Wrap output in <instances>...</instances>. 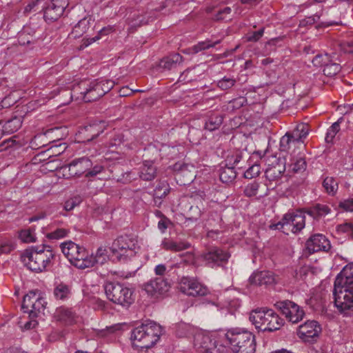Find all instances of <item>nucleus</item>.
Segmentation results:
<instances>
[{
	"instance_id": "f257e3e1",
	"label": "nucleus",
	"mask_w": 353,
	"mask_h": 353,
	"mask_svg": "<svg viewBox=\"0 0 353 353\" xmlns=\"http://www.w3.org/2000/svg\"><path fill=\"white\" fill-rule=\"evenodd\" d=\"M334 305L341 312L353 307V263L346 265L334 281Z\"/></svg>"
},
{
	"instance_id": "f03ea898",
	"label": "nucleus",
	"mask_w": 353,
	"mask_h": 353,
	"mask_svg": "<svg viewBox=\"0 0 353 353\" xmlns=\"http://www.w3.org/2000/svg\"><path fill=\"white\" fill-rule=\"evenodd\" d=\"M55 252L49 244H39L24 250L20 259L27 269L35 273H41L52 264Z\"/></svg>"
},
{
	"instance_id": "7ed1b4c3",
	"label": "nucleus",
	"mask_w": 353,
	"mask_h": 353,
	"mask_svg": "<svg viewBox=\"0 0 353 353\" xmlns=\"http://www.w3.org/2000/svg\"><path fill=\"white\" fill-rule=\"evenodd\" d=\"M114 86V82L110 79L82 81L73 87L71 96L86 103L92 102L110 92Z\"/></svg>"
},
{
	"instance_id": "20e7f679",
	"label": "nucleus",
	"mask_w": 353,
	"mask_h": 353,
	"mask_svg": "<svg viewBox=\"0 0 353 353\" xmlns=\"http://www.w3.org/2000/svg\"><path fill=\"white\" fill-rule=\"evenodd\" d=\"M163 333V328L161 325L149 320L133 329L130 339L133 347L148 349L159 341Z\"/></svg>"
},
{
	"instance_id": "39448f33",
	"label": "nucleus",
	"mask_w": 353,
	"mask_h": 353,
	"mask_svg": "<svg viewBox=\"0 0 353 353\" xmlns=\"http://www.w3.org/2000/svg\"><path fill=\"white\" fill-rule=\"evenodd\" d=\"M140 250L137 244H112L108 248L99 247L94 256L90 258L94 263L103 264L108 259L126 262L136 256Z\"/></svg>"
},
{
	"instance_id": "423d86ee",
	"label": "nucleus",
	"mask_w": 353,
	"mask_h": 353,
	"mask_svg": "<svg viewBox=\"0 0 353 353\" xmlns=\"http://www.w3.org/2000/svg\"><path fill=\"white\" fill-rule=\"evenodd\" d=\"M249 319L256 329L262 332H274L283 325V320L274 311L265 307L252 310Z\"/></svg>"
},
{
	"instance_id": "0eeeda50",
	"label": "nucleus",
	"mask_w": 353,
	"mask_h": 353,
	"mask_svg": "<svg viewBox=\"0 0 353 353\" xmlns=\"http://www.w3.org/2000/svg\"><path fill=\"white\" fill-rule=\"evenodd\" d=\"M38 292V290L30 291L23 299L21 310L24 313L28 314L30 319V321L26 322L24 325L27 330L35 327L37 325V321L35 319L43 313L47 304L45 299Z\"/></svg>"
},
{
	"instance_id": "6e6552de",
	"label": "nucleus",
	"mask_w": 353,
	"mask_h": 353,
	"mask_svg": "<svg viewBox=\"0 0 353 353\" xmlns=\"http://www.w3.org/2000/svg\"><path fill=\"white\" fill-rule=\"evenodd\" d=\"M225 337L234 353L255 352V336L250 332L232 329L227 332Z\"/></svg>"
},
{
	"instance_id": "1a4fd4ad",
	"label": "nucleus",
	"mask_w": 353,
	"mask_h": 353,
	"mask_svg": "<svg viewBox=\"0 0 353 353\" xmlns=\"http://www.w3.org/2000/svg\"><path fill=\"white\" fill-rule=\"evenodd\" d=\"M105 292L110 301L125 307H130L134 301L133 290L120 283H107L105 285Z\"/></svg>"
},
{
	"instance_id": "9d476101",
	"label": "nucleus",
	"mask_w": 353,
	"mask_h": 353,
	"mask_svg": "<svg viewBox=\"0 0 353 353\" xmlns=\"http://www.w3.org/2000/svg\"><path fill=\"white\" fill-rule=\"evenodd\" d=\"M305 225V216L302 211L287 213L282 219L277 223L271 224L270 228L272 230H281L283 232L285 230H291L292 232L296 234L300 232Z\"/></svg>"
},
{
	"instance_id": "9b49d317",
	"label": "nucleus",
	"mask_w": 353,
	"mask_h": 353,
	"mask_svg": "<svg viewBox=\"0 0 353 353\" xmlns=\"http://www.w3.org/2000/svg\"><path fill=\"white\" fill-rule=\"evenodd\" d=\"M92 165L91 160L88 157H83L72 160L69 164L61 167L60 170L65 179L80 177L83 174L86 177V172Z\"/></svg>"
},
{
	"instance_id": "f8f14e48",
	"label": "nucleus",
	"mask_w": 353,
	"mask_h": 353,
	"mask_svg": "<svg viewBox=\"0 0 353 353\" xmlns=\"http://www.w3.org/2000/svg\"><path fill=\"white\" fill-rule=\"evenodd\" d=\"M275 306L292 323H299L305 315L304 311L296 303L290 300L277 301Z\"/></svg>"
},
{
	"instance_id": "ddd939ff",
	"label": "nucleus",
	"mask_w": 353,
	"mask_h": 353,
	"mask_svg": "<svg viewBox=\"0 0 353 353\" xmlns=\"http://www.w3.org/2000/svg\"><path fill=\"white\" fill-rule=\"evenodd\" d=\"M321 332V327L316 321H308L299 327L297 334L304 342L314 343Z\"/></svg>"
},
{
	"instance_id": "4468645a",
	"label": "nucleus",
	"mask_w": 353,
	"mask_h": 353,
	"mask_svg": "<svg viewBox=\"0 0 353 353\" xmlns=\"http://www.w3.org/2000/svg\"><path fill=\"white\" fill-rule=\"evenodd\" d=\"M179 290L188 296H203L208 293V289L192 278L183 277L179 283Z\"/></svg>"
},
{
	"instance_id": "2eb2a0df",
	"label": "nucleus",
	"mask_w": 353,
	"mask_h": 353,
	"mask_svg": "<svg viewBox=\"0 0 353 353\" xmlns=\"http://www.w3.org/2000/svg\"><path fill=\"white\" fill-rule=\"evenodd\" d=\"M170 288V284L163 277L151 279L143 285V290L146 293L151 296L155 297L164 294L168 292Z\"/></svg>"
},
{
	"instance_id": "dca6fc26",
	"label": "nucleus",
	"mask_w": 353,
	"mask_h": 353,
	"mask_svg": "<svg viewBox=\"0 0 353 353\" xmlns=\"http://www.w3.org/2000/svg\"><path fill=\"white\" fill-rule=\"evenodd\" d=\"M173 170L177 183H180L181 185H185L193 181L194 175L191 170H194L193 165L177 162L173 165Z\"/></svg>"
},
{
	"instance_id": "f3484780",
	"label": "nucleus",
	"mask_w": 353,
	"mask_h": 353,
	"mask_svg": "<svg viewBox=\"0 0 353 353\" xmlns=\"http://www.w3.org/2000/svg\"><path fill=\"white\" fill-rule=\"evenodd\" d=\"M216 342L210 334L203 332H197L194 337V345L199 353H208Z\"/></svg>"
},
{
	"instance_id": "a211bd4d",
	"label": "nucleus",
	"mask_w": 353,
	"mask_h": 353,
	"mask_svg": "<svg viewBox=\"0 0 353 353\" xmlns=\"http://www.w3.org/2000/svg\"><path fill=\"white\" fill-rule=\"evenodd\" d=\"M63 254L72 263L79 258L83 259L88 256V252L82 245L79 244H61Z\"/></svg>"
},
{
	"instance_id": "6ab92c4d",
	"label": "nucleus",
	"mask_w": 353,
	"mask_h": 353,
	"mask_svg": "<svg viewBox=\"0 0 353 353\" xmlns=\"http://www.w3.org/2000/svg\"><path fill=\"white\" fill-rule=\"evenodd\" d=\"M105 129V123L99 121L83 127L79 131V136L83 142H90L99 136Z\"/></svg>"
},
{
	"instance_id": "aec40b11",
	"label": "nucleus",
	"mask_w": 353,
	"mask_h": 353,
	"mask_svg": "<svg viewBox=\"0 0 353 353\" xmlns=\"http://www.w3.org/2000/svg\"><path fill=\"white\" fill-rule=\"evenodd\" d=\"M230 254L221 249L214 248L203 254V258L206 263L211 265H220L221 263L226 262Z\"/></svg>"
},
{
	"instance_id": "412c9836",
	"label": "nucleus",
	"mask_w": 353,
	"mask_h": 353,
	"mask_svg": "<svg viewBox=\"0 0 353 353\" xmlns=\"http://www.w3.org/2000/svg\"><path fill=\"white\" fill-rule=\"evenodd\" d=\"M286 170V160L278 159L276 164L269 166L265 172L266 179L269 181H276L280 179Z\"/></svg>"
},
{
	"instance_id": "4be33fe9",
	"label": "nucleus",
	"mask_w": 353,
	"mask_h": 353,
	"mask_svg": "<svg viewBox=\"0 0 353 353\" xmlns=\"http://www.w3.org/2000/svg\"><path fill=\"white\" fill-rule=\"evenodd\" d=\"M251 284L256 285H271L275 283L274 274L270 271H261L252 274L249 278Z\"/></svg>"
},
{
	"instance_id": "5701e85b",
	"label": "nucleus",
	"mask_w": 353,
	"mask_h": 353,
	"mask_svg": "<svg viewBox=\"0 0 353 353\" xmlns=\"http://www.w3.org/2000/svg\"><path fill=\"white\" fill-rule=\"evenodd\" d=\"M59 128H54L46 130L43 134H37L30 141L31 148L39 149L48 145L50 144L48 139H52L54 134L59 132Z\"/></svg>"
},
{
	"instance_id": "b1692460",
	"label": "nucleus",
	"mask_w": 353,
	"mask_h": 353,
	"mask_svg": "<svg viewBox=\"0 0 353 353\" xmlns=\"http://www.w3.org/2000/svg\"><path fill=\"white\" fill-rule=\"evenodd\" d=\"M288 165V171L293 173L303 172L307 168V163L303 155L299 154L296 156L295 154H290V161L286 162Z\"/></svg>"
},
{
	"instance_id": "393cba45",
	"label": "nucleus",
	"mask_w": 353,
	"mask_h": 353,
	"mask_svg": "<svg viewBox=\"0 0 353 353\" xmlns=\"http://www.w3.org/2000/svg\"><path fill=\"white\" fill-rule=\"evenodd\" d=\"M157 174V168L152 161H145L140 168L139 176L143 181H150L154 180Z\"/></svg>"
},
{
	"instance_id": "a878e982",
	"label": "nucleus",
	"mask_w": 353,
	"mask_h": 353,
	"mask_svg": "<svg viewBox=\"0 0 353 353\" xmlns=\"http://www.w3.org/2000/svg\"><path fill=\"white\" fill-rule=\"evenodd\" d=\"M183 57L179 53H174L168 57L163 58L160 63L159 67L165 70H174L183 63Z\"/></svg>"
},
{
	"instance_id": "bb28decb",
	"label": "nucleus",
	"mask_w": 353,
	"mask_h": 353,
	"mask_svg": "<svg viewBox=\"0 0 353 353\" xmlns=\"http://www.w3.org/2000/svg\"><path fill=\"white\" fill-rule=\"evenodd\" d=\"M63 12L60 10L59 6H52L51 2L48 3L43 8V18L46 21H57L63 14Z\"/></svg>"
},
{
	"instance_id": "cd10ccee",
	"label": "nucleus",
	"mask_w": 353,
	"mask_h": 353,
	"mask_svg": "<svg viewBox=\"0 0 353 353\" xmlns=\"http://www.w3.org/2000/svg\"><path fill=\"white\" fill-rule=\"evenodd\" d=\"M309 125L306 123H299L296 125L294 130L290 132V135L295 143H303V139H305L309 134Z\"/></svg>"
},
{
	"instance_id": "c85d7f7f",
	"label": "nucleus",
	"mask_w": 353,
	"mask_h": 353,
	"mask_svg": "<svg viewBox=\"0 0 353 353\" xmlns=\"http://www.w3.org/2000/svg\"><path fill=\"white\" fill-rule=\"evenodd\" d=\"M119 165L114 167V171L112 172V176L117 182L128 184L137 179V174L132 171L119 173Z\"/></svg>"
},
{
	"instance_id": "c756f323",
	"label": "nucleus",
	"mask_w": 353,
	"mask_h": 353,
	"mask_svg": "<svg viewBox=\"0 0 353 353\" xmlns=\"http://www.w3.org/2000/svg\"><path fill=\"white\" fill-rule=\"evenodd\" d=\"M219 172V179L224 183H232L236 177V172L234 167L228 165V163L225 166L221 167Z\"/></svg>"
},
{
	"instance_id": "7c9ffc66",
	"label": "nucleus",
	"mask_w": 353,
	"mask_h": 353,
	"mask_svg": "<svg viewBox=\"0 0 353 353\" xmlns=\"http://www.w3.org/2000/svg\"><path fill=\"white\" fill-rule=\"evenodd\" d=\"M223 121V116L219 113H212L205 121V128L209 131L218 129Z\"/></svg>"
},
{
	"instance_id": "2f4dec72",
	"label": "nucleus",
	"mask_w": 353,
	"mask_h": 353,
	"mask_svg": "<svg viewBox=\"0 0 353 353\" xmlns=\"http://www.w3.org/2000/svg\"><path fill=\"white\" fill-rule=\"evenodd\" d=\"M247 159V154H245V157L244 154L241 151H236L234 154L228 156L226 159V161L228 165L234 168H237L238 169H243L245 168L244 161Z\"/></svg>"
},
{
	"instance_id": "473e14b6",
	"label": "nucleus",
	"mask_w": 353,
	"mask_h": 353,
	"mask_svg": "<svg viewBox=\"0 0 353 353\" xmlns=\"http://www.w3.org/2000/svg\"><path fill=\"white\" fill-rule=\"evenodd\" d=\"M54 319L65 325L71 324L74 321V314L68 309L60 307L54 314Z\"/></svg>"
},
{
	"instance_id": "72a5a7b5",
	"label": "nucleus",
	"mask_w": 353,
	"mask_h": 353,
	"mask_svg": "<svg viewBox=\"0 0 353 353\" xmlns=\"http://www.w3.org/2000/svg\"><path fill=\"white\" fill-rule=\"evenodd\" d=\"M90 28V19L86 17L81 19L73 28L72 34L74 38L80 37L86 33Z\"/></svg>"
},
{
	"instance_id": "f704fd0d",
	"label": "nucleus",
	"mask_w": 353,
	"mask_h": 353,
	"mask_svg": "<svg viewBox=\"0 0 353 353\" xmlns=\"http://www.w3.org/2000/svg\"><path fill=\"white\" fill-rule=\"evenodd\" d=\"M21 126V120L19 117H14L6 121L2 128L3 132L6 134H12L17 131Z\"/></svg>"
},
{
	"instance_id": "c9c22d12",
	"label": "nucleus",
	"mask_w": 353,
	"mask_h": 353,
	"mask_svg": "<svg viewBox=\"0 0 353 353\" xmlns=\"http://www.w3.org/2000/svg\"><path fill=\"white\" fill-rule=\"evenodd\" d=\"M219 43L220 40H217L213 43H211L209 40H206L204 41L199 42L196 45L190 48L185 50L183 52L188 54H196L201 50L209 49L210 48H213Z\"/></svg>"
},
{
	"instance_id": "e433bc0d",
	"label": "nucleus",
	"mask_w": 353,
	"mask_h": 353,
	"mask_svg": "<svg viewBox=\"0 0 353 353\" xmlns=\"http://www.w3.org/2000/svg\"><path fill=\"white\" fill-rule=\"evenodd\" d=\"M201 75L195 68L186 69L180 75L178 81L184 83L196 81Z\"/></svg>"
},
{
	"instance_id": "4c0bfd02",
	"label": "nucleus",
	"mask_w": 353,
	"mask_h": 353,
	"mask_svg": "<svg viewBox=\"0 0 353 353\" xmlns=\"http://www.w3.org/2000/svg\"><path fill=\"white\" fill-rule=\"evenodd\" d=\"M71 293V290L69 285L63 283H60L56 285L54 289V296L56 299L65 300L68 298Z\"/></svg>"
},
{
	"instance_id": "58836bf2",
	"label": "nucleus",
	"mask_w": 353,
	"mask_h": 353,
	"mask_svg": "<svg viewBox=\"0 0 353 353\" xmlns=\"http://www.w3.org/2000/svg\"><path fill=\"white\" fill-rule=\"evenodd\" d=\"M194 327L185 323H179L175 326V334L179 338L188 337L193 333Z\"/></svg>"
},
{
	"instance_id": "ea45409f",
	"label": "nucleus",
	"mask_w": 353,
	"mask_h": 353,
	"mask_svg": "<svg viewBox=\"0 0 353 353\" xmlns=\"http://www.w3.org/2000/svg\"><path fill=\"white\" fill-rule=\"evenodd\" d=\"M325 192L330 195H334L338 190V182L333 177H326L323 181Z\"/></svg>"
},
{
	"instance_id": "a19ab883",
	"label": "nucleus",
	"mask_w": 353,
	"mask_h": 353,
	"mask_svg": "<svg viewBox=\"0 0 353 353\" xmlns=\"http://www.w3.org/2000/svg\"><path fill=\"white\" fill-rule=\"evenodd\" d=\"M170 192V187L169 185L166 183H161L154 190L153 192V197L154 201L156 199H161L165 197Z\"/></svg>"
},
{
	"instance_id": "79ce46f5",
	"label": "nucleus",
	"mask_w": 353,
	"mask_h": 353,
	"mask_svg": "<svg viewBox=\"0 0 353 353\" xmlns=\"http://www.w3.org/2000/svg\"><path fill=\"white\" fill-rule=\"evenodd\" d=\"M205 211L206 208H205L204 206H203V208H201L199 205H191L190 207L188 212H187V219L190 221H196Z\"/></svg>"
},
{
	"instance_id": "37998d69",
	"label": "nucleus",
	"mask_w": 353,
	"mask_h": 353,
	"mask_svg": "<svg viewBox=\"0 0 353 353\" xmlns=\"http://www.w3.org/2000/svg\"><path fill=\"white\" fill-rule=\"evenodd\" d=\"M112 31V28L111 26L104 27L101 30L99 31L97 35H96L93 37L84 39H83V45H85V46H88L89 45L92 44V43L100 39L103 36L108 35Z\"/></svg>"
},
{
	"instance_id": "c03bdc74",
	"label": "nucleus",
	"mask_w": 353,
	"mask_h": 353,
	"mask_svg": "<svg viewBox=\"0 0 353 353\" xmlns=\"http://www.w3.org/2000/svg\"><path fill=\"white\" fill-rule=\"evenodd\" d=\"M34 230H22L19 233V237L22 243H34L37 241Z\"/></svg>"
},
{
	"instance_id": "a18cd8bd",
	"label": "nucleus",
	"mask_w": 353,
	"mask_h": 353,
	"mask_svg": "<svg viewBox=\"0 0 353 353\" xmlns=\"http://www.w3.org/2000/svg\"><path fill=\"white\" fill-rule=\"evenodd\" d=\"M296 144L295 141L290 135V132H287L280 140L279 149L282 152H287L291 148L292 145H295Z\"/></svg>"
},
{
	"instance_id": "49530a36",
	"label": "nucleus",
	"mask_w": 353,
	"mask_h": 353,
	"mask_svg": "<svg viewBox=\"0 0 353 353\" xmlns=\"http://www.w3.org/2000/svg\"><path fill=\"white\" fill-rule=\"evenodd\" d=\"M71 263L77 268L82 270L92 267L95 264L94 261L91 258H88V256L83 257V259L79 258Z\"/></svg>"
},
{
	"instance_id": "de8ad7c7",
	"label": "nucleus",
	"mask_w": 353,
	"mask_h": 353,
	"mask_svg": "<svg viewBox=\"0 0 353 353\" xmlns=\"http://www.w3.org/2000/svg\"><path fill=\"white\" fill-rule=\"evenodd\" d=\"M341 65L332 61L326 63L323 68V73L327 77H333L341 71Z\"/></svg>"
},
{
	"instance_id": "09e8293b",
	"label": "nucleus",
	"mask_w": 353,
	"mask_h": 353,
	"mask_svg": "<svg viewBox=\"0 0 353 353\" xmlns=\"http://www.w3.org/2000/svg\"><path fill=\"white\" fill-rule=\"evenodd\" d=\"M236 83L234 78L224 77L221 80L218 81L217 86L222 90H228L232 88Z\"/></svg>"
},
{
	"instance_id": "8fccbe9b",
	"label": "nucleus",
	"mask_w": 353,
	"mask_h": 353,
	"mask_svg": "<svg viewBox=\"0 0 353 353\" xmlns=\"http://www.w3.org/2000/svg\"><path fill=\"white\" fill-rule=\"evenodd\" d=\"M340 130L339 122L336 121L327 130L325 140L327 143H331L336 134Z\"/></svg>"
},
{
	"instance_id": "3c124183",
	"label": "nucleus",
	"mask_w": 353,
	"mask_h": 353,
	"mask_svg": "<svg viewBox=\"0 0 353 353\" xmlns=\"http://www.w3.org/2000/svg\"><path fill=\"white\" fill-rule=\"evenodd\" d=\"M191 198L194 200L195 205H199L201 208L204 206L206 208V205H205L204 202L206 200V194L203 191H197L192 194Z\"/></svg>"
},
{
	"instance_id": "603ef678",
	"label": "nucleus",
	"mask_w": 353,
	"mask_h": 353,
	"mask_svg": "<svg viewBox=\"0 0 353 353\" xmlns=\"http://www.w3.org/2000/svg\"><path fill=\"white\" fill-rule=\"evenodd\" d=\"M331 60L330 59V57L328 56L327 54H325L324 55L317 54L312 59V63L314 65L317 67L324 68L326 63H328Z\"/></svg>"
},
{
	"instance_id": "864d4df0",
	"label": "nucleus",
	"mask_w": 353,
	"mask_h": 353,
	"mask_svg": "<svg viewBox=\"0 0 353 353\" xmlns=\"http://www.w3.org/2000/svg\"><path fill=\"white\" fill-rule=\"evenodd\" d=\"M67 234L68 230L63 228H59L54 230V232L47 234L46 236L48 239L50 240H59L61 238L66 236Z\"/></svg>"
},
{
	"instance_id": "5fc2aeb1",
	"label": "nucleus",
	"mask_w": 353,
	"mask_h": 353,
	"mask_svg": "<svg viewBox=\"0 0 353 353\" xmlns=\"http://www.w3.org/2000/svg\"><path fill=\"white\" fill-rule=\"evenodd\" d=\"M259 188V185L256 182L249 183L244 189V194L245 196L249 197L256 196L258 192Z\"/></svg>"
},
{
	"instance_id": "6e6d98bb",
	"label": "nucleus",
	"mask_w": 353,
	"mask_h": 353,
	"mask_svg": "<svg viewBox=\"0 0 353 353\" xmlns=\"http://www.w3.org/2000/svg\"><path fill=\"white\" fill-rule=\"evenodd\" d=\"M157 214L161 218L158 223V228L164 232L165 230L172 224L169 219L165 216L160 211H157Z\"/></svg>"
},
{
	"instance_id": "4d7b16f0",
	"label": "nucleus",
	"mask_w": 353,
	"mask_h": 353,
	"mask_svg": "<svg viewBox=\"0 0 353 353\" xmlns=\"http://www.w3.org/2000/svg\"><path fill=\"white\" fill-rule=\"evenodd\" d=\"M260 173V165L258 164L252 165V166L249 167L245 172H244V176L246 179H252L255 176H257Z\"/></svg>"
},
{
	"instance_id": "13d9d810",
	"label": "nucleus",
	"mask_w": 353,
	"mask_h": 353,
	"mask_svg": "<svg viewBox=\"0 0 353 353\" xmlns=\"http://www.w3.org/2000/svg\"><path fill=\"white\" fill-rule=\"evenodd\" d=\"M18 41L21 46L29 45L34 42V39L32 37L27 34L25 31L19 34Z\"/></svg>"
},
{
	"instance_id": "bf43d9fd",
	"label": "nucleus",
	"mask_w": 353,
	"mask_h": 353,
	"mask_svg": "<svg viewBox=\"0 0 353 353\" xmlns=\"http://www.w3.org/2000/svg\"><path fill=\"white\" fill-rule=\"evenodd\" d=\"M190 244H163V248L172 252H180L188 249Z\"/></svg>"
},
{
	"instance_id": "052dcab7",
	"label": "nucleus",
	"mask_w": 353,
	"mask_h": 353,
	"mask_svg": "<svg viewBox=\"0 0 353 353\" xmlns=\"http://www.w3.org/2000/svg\"><path fill=\"white\" fill-rule=\"evenodd\" d=\"M314 206L318 217L327 215L331 212V209L326 205L316 203Z\"/></svg>"
},
{
	"instance_id": "680f3d73",
	"label": "nucleus",
	"mask_w": 353,
	"mask_h": 353,
	"mask_svg": "<svg viewBox=\"0 0 353 353\" xmlns=\"http://www.w3.org/2000/svg\"><path fill=\"white\" fill-rule=\"evenodd\" d=\"M328 242V239L325 237V235L317 233L314 234L310 236V238L307 240L306 243H326Z\"/></svg>"
},
{
	"instance_id": "e2e57ef3",
	"label": "nucleus",
	"mask_w": 353,
	"mask_h": 353,
	"mask_svg": "<svg viewBox=\"0 0 353 353\" xmlns=\"http://www.w3.org/2000/svg\"><path fill=\"white\" fill-rule=\"evenodd\" d=\"M103 170L104 168L101 165H95L94 166L92 165V168L86 172V178L94 177Z\"/></svg>"
},
{
	"instance_id": "0e129e2a",
	"label": "nucleus",
	"mask_w": 353,
	"mask_h": 353,
	"mask_svg": "<svg viewBox=\"0 0 353 353\" xmlns=\"http://www.w3.org/2000/svg\"><path fill=\"white\" fill-rule=\"evenodd\" d=\"M232 10L230 7H225L223 9L219 10L214 16L216 21L224 20L227 19V15L230 14Z\"/></svg>"
},
{
	"instance_id": "69168bd1",
	"label": "nucleus",
	"mask_w": 353,
	"mask_h": 353,
	"mask_svg": "<svg viewBox=\"0 0 353 353\" xmlns=\"http://www.w3.org/2000/svg\"><path fill=\"white\" fill-rule=\"evenodd\" d=\"M117 243H132L137 241V236L133 234H121L117 239Z\"/></svg>"
},
{
	"instance_id": "338daca9",
	"label": "nucleus",
	"mask_w": 353,
	"mask_h": 353,
	"mask_svg": "<svg viewBox=\"0 0 353 353\" xmlns=\"http://www.w3.org/2000/svg\"><path fill=\"white\" fill-rule=\"evenodd\" d=\"M212 347V350H209L208 353H228V347L223 344H219L217 341Z\"/></svg>"
},
{
	"instance_id": "774afa93",
	"label": "nucleus",
	"mask_w": 353,
	"mask_h": 353,
	"mask_svg": "<svg viewBox=\"0 0 353 353\" xmlns=\"http://www.w3.org/2000/svg\"><path fill=\"white\" fill-rule=\"evenodd\" d=\"M339 207L345 211L353 212V197L341 201L339 204Z\"/></svg>"
}]
</instances>
